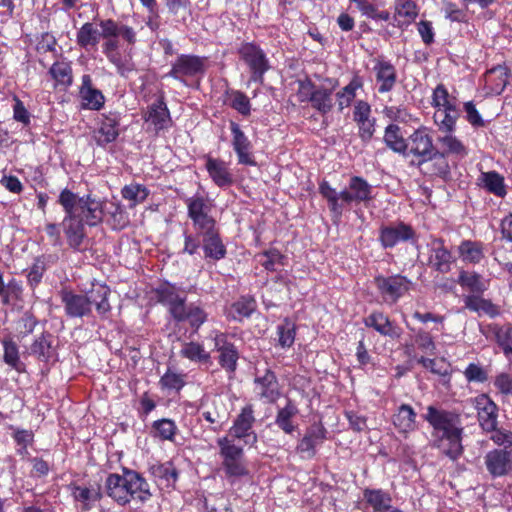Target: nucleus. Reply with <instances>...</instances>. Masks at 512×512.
Returning <instances> with one entry per match:
<instances>
[{"instance_id": "f257e3e1", "label": "nucleus", "mask_w": 512, "mask_h": 512, "mask_svg": "<svg viewBox=\"0 0 512 512\" xmlns=\"http://www.w3.org/2000/svg\"><path fill=\"white\" fill-rule=\"evenodd\" d=\"M255 422L252 405H246L234 418L228 434L219 437L216 441L219 456L222 459V470L227 481L232 485L250 474L244 460V449L242 446L236 445L235 440L242 441L244 445L255 446L258 442V435L253 429Z\"/></svg>"}, {"instance_id": "f03ea898", "label": "nucleus", "mask_w": 512, "mask_h": 512, "mask_svg": "<svg viewBox=\"0 0 512 512\" xmlns=\"http://www.w3.org/2000/svg\"><path fill=\"white\" fill-rule=\"evenodd\" d=\"M422 417L432 428L431 447L452 462L458 461L464 453L461 415L456 411L429 405Z\"/></svg>"}, {"instance_id": "7ed1b4c3", "label": "nucleus", "mask_w": 512, "mask_h": 512, "mask_svg": "<svg viewBox=\"0 0 512 512\" xmlns=\"http://www.w3.org/2000/svg\"><path fill=\"white\" fill-rule=\"evenodd\" d=\"M318 190L323 199L326 200L334 224H338L343 216L346 205L352 203H368L373 199L372 186L366 179L360 176H352L348 187L338 192L330 183L323 179L319 182Z\"/></svg>"}, {"instance_id": "20e7f679", "label": "nucleus", "mask_w": 512, "mask_h": 512, "mask_svg": "<svg viewBox=\"0 0 512 512\" xmlns=\"http://www.w3.org/2000/svg\"><path fill=\"white\" fill-rule=\"evenodd\" d=\"M108 497L120 506L132 501L144 504L152 497L150 485L145 477L136 470L123 467L122 473H110L105 480Z\"/></svg>"}, {"instance_id": "39448f33", "label": "nucleus", "mask_w": 512, "mask_h": 512, "mask_svg": "<svg viewBox=\"0 0 512 512\" xmlns=\"http://www.w3.org/2000/svg\"><path fill=\"white\" fill-rule=\"evenodd\" d=\"M101 31L92 22H85L76 32V44L86 51L97 47L101 38L121 36L130 46L137 42V34L133 27L122 24L112 18L101 19L98 23Z\"/></svg>"}, {"instance_id": "423d86ee", "label": "nucleus", "mask_w": 512, "mask_h": 512, "mask_svg": "<svg viewBox=\"0 0 512 512\" xmlns=\"http://www.w3.org/2000/svg\"><path fill=\"white\" fill-rule=\"evenodd\" d=\"M57 203L65 213L61 227L68 247L74 252L83 251V243L87 238V233L83 218L76 214L77 194L68 188H64L59 193Z\"/></svg>"}, {"instance_id": "0eeeda50", "label": "nucleus", "mask_w": 512, "mask_h": 512, "mask_svg": "<svg viewBox=\"0 0 512 512\" xmlns=\"http://www.w3.org/2000/svg\"><path fill=\"white\" fill-rule=\"evenodd\" d=\"M490 439L499 447L486 453L484 463L493 478L512 473V432H500Z\"/></svg>"}, {"instance_id": "6e6552de", "label": "nucleus", "mask_w": 512, "mask_h": 512, "mask_svg": "<svg viewBox=\"0 0 512 512\" xmlns=\"http://www.w3.org/2000/svg\"><path fill=\"white\" fill-rule=\"evenodd\" d=\"M240 60L248 67L250 82L263 84L271 65L265 51L256 42H242L237 49Z\"/></svg>"}, {"instance_id": "1a4fd4ad", "label": "nucleus", "mask_w": 512, "mask_h": 512, "mask_svg": "<svg viewBox=\"0 0 512 512\" xmlns=\"http://www.w3.org/2000/svg\"><path fill=\"white\" fill-rule=\"evenodd\" d=\"M206 72V58L195 54H180L171 63L170 71L165 75L184 86H191L190 80L201 78Z\"/></svg>"}, {"instance_id": "9d476101", "label": "nucleus", "mask_w": 512, "mask_h": 512, "mask_svg": "<svg viewBox=\"0 0 512 512\" xmlns=\"http://www.w3.org/2000/svg\"><path fill=\"white\" fill-rule=\"evenodd\" d=\"M373 283L382 300L389 305L396 304L413 288L412 280L401 273L376 275Z\"/></svg>"}, {"instance_id": "9b49d317", "label": "nucleus", "mask_w": 512, "mask_h": 512, "mask_svg": "<svg viewBox=\"0 0 512 512\" xmlns=\"http://www.w3.org/2000/svg\"><path fill=\"white\" fill-rule=\"evenodd\" d=\"M406 145L404 156H412L420 169L428 163L431 154L437 148L433 142L431 129L425 125L419 126L407 137Z\"/></svg>"}, {"instance_id": "f8f14e48", "label": "nucleus", "mask_w": 512, "mask_h": 512, "mask_svg": "<svg viewBox=\"0 0 512 512\" xmlns=\"http://www.w3.org/2000/svg\"><path fill=\"white\" fill-rule=\"evenodd\" d=\"M378 242L383 249H393L400 243L417 244L418 236L412 225L397 221L381 225L378 231Z\"/></svg>"}, {"instance_id": "ddd939ff", "label": "nucleus", "mask_w": 512, "mask_h": 512, "mask_svg": "<svg viewBox=\"0 0 512 512\" xmlns=\"http://www.w3.org/2000/svg\"><path fill=\"white\" fill-rule=\"evenodd\" d=\"M474 408L477 411V418L480 427L487 433L494 436L500 432H510L509 430L498 428V406L489 395L483 393L473 399Z\"/></svg>"}, {"instance_id": "4468645a", "label": "nucleus", "mask_w": 512, "mask_h": 512, "mask_svg": "<svg viewBox=\"0 0 512 512\" xmlns=\"http://www.w3.org/2000/svg\"><path fill=\"white\" fill-rule=\"evenodd\" d=\"M428 253L427 265L432 271L445 275L452 270L456 257L446 246L445 240L442 237L430 238Z\"/></svg>"}, {"instance_id": "2eb2a0df", "label": "nucleus", "mask_w": 512, "mask_h": 512, "mask_svg": "<svg viewBox=\"0 0 512 512\" xmlns=\"http://www.w3.org/2000/svg\"><path fill=\"white\" fill-rule=\"evenodd\" d=\"M328 430L322 420L313 421L306 429L303 437L298 441L296 452L305 459H313L317 455L318 446L327 439Z\"/></svg>"}, {"instance_id": "dca6fc26", "label": "nucleus", "mask_w": 512, "mask_h": 512, "mask_svg": "<svg viewBox=\"0 0 512 512\" xmlns=\"http://www.w3.org/2000/svg\"><path fill=\"white\" fill-rule=\"evenodd\" d=\"M152 294L157 303L168 309L172 318L176 317L187 300L185 291L168 281H164L153 288Z\"/></svg>"}, {"instance_id": "f3484780", "label": "nucleus", "mask_w": 512, "mask_h": 512, "mask_svg": "<svg viewBox=\"0 0 512 512\" xmlns=\"http://www.w3.org/2000/svg\"><path fill=\"white\" fill-rule=\"evenodd\" d=\"M121 116L118 112L102 113L97 120L92 138L102 148L117 140L120 135Z\"/></svg>"}, {"instance_id": "a211bd4d", "label": "nucleus", "mask_w": 512, "mask_h": 512, "mask_svg": "<svg viewBox=\"0 0 512 512\" xmlns=\"http://www.w3.org/2000/svg\"><path fill=\"white\" fill-rule=\"evenodd\" d=\"M213 340L215 350L219 354L218 364L229 376L234 375L240 357L237 347L228 340L227 335L223 332H217Z\"/></svg>"}, {"instance_id": "6ab92c4d", "label": "nucleus", "mask_w": 512, "mask_h": 512, "mask_svg": "<svg viewBox=\"0 0 512 512\" xmlns=\"http://www.w3.org/2000/svg\"><path fill=\"white\" fill-rule=\"evenodd\" d=\"M371 105L365 100L354 102L352 116L358 127V136L362 142L368 143L376 131V119L372 117Z\"/></svg>"}, {"instance_id": "aec40b11", "label": "nucleus", "mask_w": 512, "mask_h": 512, "mask_svg": "<svg viewBox=\"0 0 512 512\" xmlns=\"http://www.w3.org/2000/svg\"><path fill=\"white\" fill-rule=\"evenodd\" d=\"M254 391L260 400L273 404L281 396V388L274 371L266 368L262 375L257 374L254 379Z\"/></svg>"}, {"instance_id": "412c9836", "label": "nucleus", "mask_w": 512, "mask_h": 512, "mask_svg": "<svg viewBox=\"0 0 512 512\" xmlns=\"http://www.w3.org/2000/svg\"><path fill=\"white\" fill-rule=\"evenodd\" d=\"M229 128L232 135V147L237 155L238 164L256 166L257 162L252 152L253 145L249 138L238 123L230 121Z\"/></svg>"}, {"instance_id": "4be33fe9", "label": "nucleus", "mask_w": 512, "mask_h": 512, "mask_svg": "<svg viewBox=\"0 0 512 512\" xmlns=\"http://www.w3.org/2000/svg\"><path fill=\"white\" fill-rule=\"evenodd\" d=\"M78 208L81 212L80 216L84 220V224L89 227H95L102 223L104 218V201L96 195L88 193L79 197L77 195Z\"/></svg>"}, {"instance_id": "5701e85b", "label": "nucleus", "mask_w": 512, "mask_h": 512, "mask_svg": "<svg viewBox=\"0 0 512 512\" xmlns=\"http://www.w3.org/2000/svg\"><path fill=\"white\" fill-rule=\"evenodd\" d=\"M143 120L153 126L156 134L168 129L172 124L170 111L165 102L164 94L156 99L155 102L148 105L147 110L142 115Z\"/></svg>"}, {"instance_id": "b1692460", "label": "nucleus", "mask_w": 512, "mask_h": 512, "mask_svg": "<svg viewBox=\"0 0 512 512\" xmlns=\"http://www.w3.org/2000/svg\"><path fill=\"white\" fill-rule=\"evenodd\" d=\"M373 71L378 84V92L385 94L391 92L397 83V70L391 61L379 56L373 60Z\"/></svg>"}, {"instance_id": "393cba45", "label": "nucleus", "mask_w": 512, "mask_h": 512, "mask_svg": "<svg viewBox=\"0 0 512 512\" xmlns=\"http://www.w3.org/2000/svg\"><path fill=\"white\" fill-rule=\"evenodd\" d=\"M363 323L366 327L374 329L384 337L399 339L403 333L401 327L390 320L388 315L378 310L372 311L368 316L364 317Z\"/></svg>"}, {"instance_id": "a878e982", "label": "nucleus", "mask_w": 512, "mask_h": 512, "mask_svg": "<svg viewBox=\"0 0 512 512\" xmlns=\"http://www.w3.org/2000/svg\"><path fill=\"white\" fill-rule=\"evenodd\" d=\"M54 342L55 337L50 332L44 331L32 342L30 354L39 362L46 364L55 362L58 359V351Z\"/></svg>"}, {"instance_id": "bb28decb", "label": "nucleus", "mask_w": 512, "mask_h": 512, "mask_svg": "<svg viewBox=\"0 0 512 512\" xmlns=\"http://www.w3.org/2000/svg\"><path fill=\"white\" fill-rule=\"evenodd\" d=\"M59 295L67 317L83 318L91 314L92 309L88 306V300L84 294H77L71 290L62 289Z\"/></svg>"}, {"instance_id": "cd10ccee", "label": "nucleus", "mask_w": 512, "mask_h": 512, "mask_svg": "<svg viewBox=\"0 0 512 512\" xmlns=\"http://www.w3.org/2000/svg\"><path fill=\"white\" fill-rule=\"evenodd\" d=\"M436 141L438 152L452 160H462L469 154L467 145L455 135V132L440 133Z\"/></svg>"}, {"instance_id": "c85d7f7f", "label": "nucleus", "mask_w": 512, "mask_h": 512, "mask_svg": "<svg viewBox=\"0 0 512 512\" xmlns=\"http://www.w3.org/2000/svg\"><path fill=\"white\" fill-rule=\"evenodd\" d=\"M68 489L73 500L80 503V508L83 512L90 511L95 506V503L100 502L103 498L100 484H96L92 487H86L78 485L75 482H71L68 485Z\"/></svg>"}, {"instance_id": "c756f323", "label": "nucleus", "mask_w": 512, "mask_h": 512, "mask_svg": "<svg viewBox=\"0 0 512 512\" xmlns=\"http://www.w3.org/2000/svg\"><path fill=\"white\" fill-rule=\"evenodd\" d=\"M205 168L212 182L219 188L230 187L234 184V177L228 164L220 159L205 155Z\"/></svg>"}, {"instance_id": "7c9ffc66", "label": "nucleus", "mask_w": 512, "mask_h": 512, "mask_svg": "<svg viewBox=\"0 0 512 512\" xmlns=\"http://www.w3.org/2000/svg\"><path fill=\"white\" fill-rule=\"evenodd\" d=\"M419 15V7L414 0H395L393 25L406 30Z\"/></svg>"}, {"instance_id": "2f4dec72", "label": "nucleus", "mask_w": 512, "mask_h": 512, "mask_svg": "<svg viewBox=\"0 0 512 512\" xmlns=\"http://www.w3.org/2000/svg\"><path fill=\"white\" fill-rule=\"evenodd\" d=\"M483 334L486 336V338H492L502 349L504 355L507 358L512 357V324H488L485 327Z\"/></svg>"}, {"instance_id": "473e14b6", "label": "nucleus", "mask_w": 512, "mask_h": 512, "mask_svg": "<svg viewBox=\"0 0 512 512\" xmlns=\"http://www.w3.org/2000/svg\"><path fill=\"white\" fill-rule=\"evenodd\" d=\"M201 238L204 258L208 262H218L227 256V248L223 242L220 229Z\"/></svg>"}, {"instance_id": "72a5a7b5", "label": "nucleus", "mask_w": 512, "mask_h": 512, "mask_svg": "<svg viewBox=\"0 0 512 512\" xmlns=\"http://www.w3.org/2000/svg\"><path fill=\"white\" fill-rule=\"evenodd\" d=\"M392 423L400 434L407 435L418 427L417 413L411 405L402 403L392 415Z\"/></svg>"}, {"instance_id": "f704fd0d", "label": "nucleus", "mask_w": 512, "mask_h": 512, "mask_svg": "<svg viewBox=\"0 0 512 512\" xmlns=\"http://www.w3.org/2000/svg\"><path fill=\"white\" fill-rule=\"evenodd\" d=\"M81 80L79 94L83 101V107L90 110H100L105 104L103 93L93 87L92 78L89 74H84Z\"/></svg>"}, {"instance_id": "c9c22d12", "label": "nucleus", "mask_w": 512, "mask_h": 512, "mask_svg": "<svg viewBox=\"0 0 512 512\" xmlns=\"http://www.w3.org/2000/svg\"><path fill=\"white\" fill-rule=\"evenodd\" d=\"M299 414V409L296 403L287 399L286 404L278 408L274 423L287 435H292L298 428V424L295 422L296 416Z\"/></svg>"}, {"instance_id": "e433bc0d", "label": "nucleus", "mask_w": 512, "mask_h": 512, "mask_svg": "<svg viewBox=\"0 0 512 512\" xmlns=\"http://www.w3.org/2000/svg\"><path fill=\"white\" fill-rule=\"evenodd\" d=\"M110 288L106 284L93 283L91 289L84 294L88 300V306L92 308L95 306L97 313L104 317L111 311L109 303Z\"/></svg>"}, {"instance_id": "4c0bfd02", "label": "nucleus", "mask_w": 512, "mask_h": 512, "mask_svg": "<svg viewBox=\"0 0 512 512\" xmlns=\"http://www.w3.org/2000/svg\"><path fill=\"white\" fill-rule=\"evenodd\" d=\"M54 89L67 90L73 84L72 63L66 59L55 61L48 70Z\"/></svg>"}, {"instance_id": "58836bf2", "label": "nucleus", "mask_w": 512, "mask_h": 512, "mask_svg": "<svg viewBox=\"0 0 512 512\" xmlns=\"http://www.w3.org/2000/svg\"><path fill=\"white\" fill-rule=\"evenodd\" d=\"M510 69L506 65H497L485 74V85L490 93L500 95L509 83Z\"/></svg>"}, {"instance_id": "ea45409f", "label": "nucleus", "mask_w": 512, "mask_h": 512, "mask_svg": "<svg viewBox=\"0 0 512 512\" xmlns=\"http://www.w3.org/2000/svg\"><path fill=\"white\" fill-rule=\"evenodd\" d=\"M461 116V109L459 106L436 109L433 114V122L437 127L439 133L443 132H456L457 121Z\"/></svg>"}, {"instance_id": "a19ab883", "label": "nucleus", "mask_w": 512, "mask_h": 512, "mask_svg": "<svg viewBox=\"0 0 512 512\" xmlns=\"http://www.w3.org/2000/svg\"><path fill=\"white\" fill-rule=\"evenodd\" d=\"M363 85V78L360 75L355 74L346 86L336 92V104L340 113L351 106L356 98L357 91L362 89Z\"/></svg>"}, {"instance_id": "79ce46f5", "label": "nucleus", "mask_w": 512, "mask_h": 512, "mask_svg": "<svg viewBox=\"0 0 512 512\" xmlns=\"http://www.w3.org/2000/svg\"><path fill=\"white\" fill-rule=\"evenodd\" d=\"M257 309V301L252 295H242L233 302L228 310L227 317L234 321L242 322L249 318Z\"/></svg>"}, {"instance_id": "37998d69", "label": "nucleus", "mask_w": 512, "mask_h": 512, "mask_svg": "<svg viewBox=\"0 0 512 512\" xmlns=\"http://www.w3.org/2000/svg\"><path fill=\"white\" fill-rule=\"evenodd\" d=\"M363 499L373 512H383L393 506L391 494L381 488H365Z\"/></svg>"}, {"instance_id": "c03bdc74", "label": "nucleus", "mask_w": 512, "mask_h": 512, "mask_svg": "<svg viewBox=\"0 0 512 512\" xmlns=\"http://www.w3.org/2000/svg\"><path fill=\"white\" fill-rule=\"evenodd\" d=\"M150 473L157 481L164 484L166 487L174 488L179 479V470L173 461L152 465L150 467Z\"/></svg>"}, {"instance_id": "a18cd8bd", "label": "nucleus", "mask_w": 512, "mask_h": 512, "mask_svg": "<svg viewBox=\"0 0 512 512\" xmlns=\"http://www.w3.org/2000/svg\"><path fill=\"white\" fill-rule=\"evenodd\" d=\"M3 346V361L18 373L26 371V365L20 359V352L17 343L11 336H6L1 340Z\"/></svg>"}, {"instance_id": "49530a36", "label": "nucleus", "mask_w": 512, "mask_h": 512, "mask_svg": "<svg viewBox=\"0 0 512 512\" xmlns=\"http://www.w3.org/2000/svg\"><path fill=\"white\" fill-rule=\"evenodd\" d=\"M337 85L338 81L335 80L332 87L318 86L315 90L310 103L311 106L322 115H326L332 111L334 107L333 93Z\"/></svg>"}, {"instance_id": "de8ad7c7", "label": "nucleus", "mask_w": 512, "mask_h": 512, "mask_svg": "<svg viewBox=\"0 0 512 512\" xmlns=\"http://www.w3.org/2000/svg\"><path fill=\"white\" fill-rule=\"evenodd\" d=\"M173 319L176 322L187 321L190 327L197 331L206 322L207 313L195 304L186 305L185 303Z\"/></svg>"}, {"instance_id": "09e8293b", "label": "nucleus", "mask_w": 512, "mask_h": 512, "mask_svg": "<svg viewBox=\"0 0 512 512\" xmlns=\"http://www.w3.org/2000/svg\"><path fill=\"white\" fill-rule=\"evenodd\" d=\"M383 142L394 153L404 156L407 148V138L404 137L402 128L398 124L391 123L385 128Z\"/></svg>"}, {"instance_id": "8fccbe9b", "label": "nucleus", "mask_w": 512, "mask_h": 512, "mask_svg": "<svg viewBox=\"0 0 512 512\" xmlns=\"http://www.w3.org/2000/svg\"><path fill=\"white\" fill-rule=\"evenodd\" d=\"M458 253L463 262L479 264L485 257L484 244L481 241L463 240L458 246Z\"/></svg>"}, {"instance_id": "3c124183", "label": "nucleus", "mask_w": 512, "mask_h": 512, "mask_svg": "<svg viewBox=\"0 0 512 512\" xmlns=\"http://www.w3.org/2000/svg\"><path fill=\"white\" fill-rule=\"evenodd\" d=\"M465 308L477 313H484L491 318L500 314L499 307L491 300L485 299L479 295H466L463 299Z\"/></svg>"}, {"instance_id": "603ef678", "label": "nucleus", "mask_w": 512, "mask_h": 512, "mask_svg": "<svg viewBox=\"0 0 512 512\" xmlns=\"http://www.w3.org/2000/svg\"><path fill=\"white\" fill-rule=\"evenodd\" d=\"M150 195V190L143 184L132 182L121 189L123 199L129 201V207L134 208L145 202Z\"/></svg>"}, {"instance_id": "864d4df0", "label": "nucleus", "mask_w": 512, "mask_h": 512, "mask_svg": "<svg viewBox=\"0 0 512 512\" xmlns=\"http://www.w3.org/2000/svg\"><path fill=\"white\" fill-rule=\"evenodd\" d=\"M457 283L465 289H468L472 294L479 295L483 294L487 290L482 276L477 272H469L461 270L458 275Z\"/></svg>"}, {"instance_id": "5fc2aeb1", "label": "nucleus", "mask_w": 512, "mask_h": 512, "mask_svg": "<svg viewBox=\"0 0 512 512\" xmlns=\"http://www.w3.org/2000/svg\"><path fill=\"white\" fill-rule=\"evenodd\" d=\"M10 428L13 430L12 438L17 446L16 454L22 459H27L30 455L28 448L34 443V432L30 429L14 428L13 426Z\"/></svg>"}, {"instance_id": "6e6d98bb", "label": "nucleus", "mask_w": 512, "mask_h": 512, "mask_svg": "<svg viewBox=\"0 0 512 512\" xmlns=\"http://www.w3.org/2000/svg\"><path fill=\"white\" fill-rule=\"evenodd\" d=\"M482 186L497 197L503 198L507 194L504 177L496 171L483 172L481 174Z\"/></svg>"}, {"instance_id": "4d7b16f0", "label": "nucleus", "mask_w": 512, "mask_h": 512, "mask_svg": "<svg viewBox=\"0 0 512 512\" xmlns=\"http://www.w3.org/2000/svg\"><path fill=\"white\" fill-rule=\"evenodd\" d=\"M449 159L450 158L447 156L438 152V149L436 148L435 151L431 154V159H429L427 163L429 164V175L446 180L451 173V167L448 161Z\"/></svg>"}, {"instance_id": "13d9d810", "label": "nucleus", "mask_w": 512, "mask_h": 512, "mask_svg": "<svg viewBox=\"0 0 512 512\" xmlns=\"http://www.w3.org/2000/svg\"><path fill=\"white\" fill-rule=\"evenodd\" d=\"M187 207L188 218L207 215L211 212V204L208 197L196 193L191 197L182 198Z\"/></svg>"}, {"instance_id": "bf43d9fd", "label": "nucleus", "mask_w": 512, "mask_h": 512, "mask_svg": "<svg viewBox=\"0 0 512 512\" xmlns=\"http://www.w3.org/2000/svg\"><path fill=\"white\" fill-rule=\"evenodd\" d=\"M178 427L174 420L162 418L152 423L151 434L161 441H174Z\"/></svg>"}, {"instance_id": "052dcab7", "label": "nucleus", "mask_w": 512, "mask_h": 512, "mask_svg": "<svg viewBox=\"0 0 512 512\" xmlns=\"http://www.w3.org/2000/svg\"><path fill=\"white\" fill-rule=\"evenodd\" d=\"M180 355L192 362L207 363L210 361V353L207 352L203 344L195 341L186 342L183 344Z\"/></svg>"}, {"instance_id": "680f3d73", "label": "nucleus", "mask_w": 512, "mask_h": 512, "mask_svg": "<svg viewBox=\"0 0 512 512\" xmlns=\"http://www.w3.org/2000/svg\"><path fill=\"white\" fill-rule=\"evenodd\" d=\"M108 214V224L113 230H123L130 223L129 214L120 202H111Z\"/></svg>"}, {"instance_id": "e2e57ef3", "label": "nucleus", "mask_w": 512, "mask_h": 512, "mask_svg": "<svg viewBox=\"0 0 512 512\" xmlns=\"http://www.w3.org/2000/svg\"><path fill=\"white\" fill-rule=\"evenodd\" d=\"M431 106L436 109L457 107V99L450 95L443 83H439L432 92Z\"/></svg>"}, {"instance_id": "0e129e2a", "label": "nucleus", "mask_w": 512, "mask_h": 512, "mask_svg": "<svg viewBox=\"0 0 512 512\" xmlns=\"http://www.w3.org/2000/svg\"><path fill=\"white\" fill-rule=\"evenodd\" d=\"M278 345L283 349L290 348L296 337V325L289 318H285L281 324L277 326Z\"/></svg>"}, {"instance_id": "69168bd1", "label": "nucleus", "mask_w": 512, "mask_h": 512, "mask_svg": "<svg viewBox=\"0 0 512 512\" xmlns=\"http://www.w3.org/2000/svg\"><path fill=\"white\" fill-rule=\"evenodd\" d=\"M260 264L265 270L275 272L284 266L285 256L277 248H269L258 254Z\"/></svg>"}, {"instance_id": "338daca9", "label": "nucleus", "mask_w": 512, "mask_h": 512, "mask_svg": "<svg viewBox=\"0 0 512 512\" xmlns=\"http://www.w3.org/2000/svg\"><path fill=\"white\" fill-rule=\"evenodd\" d=\"M229 96V106L239 114L247 117L251 114V102L248 96L240 90H230L226 92Z\"/></svg>"}, {"instance_id": "774afa93", "label": "nucleus", "mask_w": 512, "mask_h": 512, "mask_svg": "<svg viewBox=\"0 0 512 512\" xmlns=\"http://www.w3.org/2000/svg\"><path fill=\"white\" fill-rule=\"evenodd\" d=\"M356 4V7L362 15L375 21H389L391 15L387 10H378V8L368 0H350Z\"/></svg>"}]
</instances>
